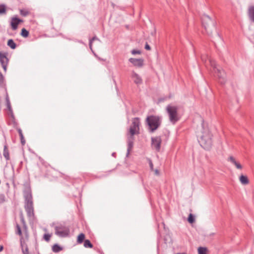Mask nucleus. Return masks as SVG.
I'll return each mask as SVG.
<instances>
[{
  "label": "nucleus",
  "mask_w": 254,
  "mask_h": 254,
  "mask_svg": "<svg viewBox=\"0 0 254 254\" xmlns=\"http://www.w3.org/2000/svg\"><path fill=\"white\" fill-rule=\"evenodd\" d=\"M24 198V208L29 219H35L33 198L31 189L29 187L25 188L23 191Z\"/></svg>",
  "instance_id": "1"
},
{
  "label": "nucleus",
  "mask_w": 254,
  "mask_h": 254,
  "mask_svg": "<svg viewBox=\"0 0 254 254\" xmlns=\"http://www.w3.org/2000/svg\"><path fill=\"white\" fill-rule=\"evenodd\" d=\"M55 234L59 237H70L74 236V234L78 231V228L71 229L70 227L62 223L53 224Z\"/></svg>",
  "instance_id": "2"
},
{
  "label": "nucleus",
  "mask_w": 254,
  "mask_h": 254,
  "mask_svg": "<svg viewBox=\"0 0 254 254\" xmlns=\"http://www.w3.org/2000/svg\"><path fill=\"white\" fill-rule=\"evenodd\" d=\"M202 126L203 128L201 131L202 134L200 135L199 139H198V142L201 147L205 149L208 150L212 145V135L209 128L204 127L203 123L202 124Z\"/></svg>",
  "instance_id": "3"
},
{
  "label": "nucleus",
  "mask_w": 254,
  "mask_h": 254,
  "mask_svg": "<svg viewBox=\"0 0 254 254\" xmlns=\"http://www.w3.org/2000/svg\"><path fill=\"white\" fill-rule=\"evenodd\" d=\"M146 122L148 126L149 132H153L161 126L162 119L158 116L150 115L146 118Z\"/></svg>",
  "instance_id": "4"
},
{
  "label": "nucleus",
  "mask_w": 254,
  "mask_h": 254,
  "mask_svg": "<svg viewBox=\"0 0 254 254\" xmlns=\"http://www.w3.org/2000/svg\"><path fill=\"white\" fill-rule=\"evenodd\" d=\"M202 24L208 35H211L215 29L216 21L206 14H203L201 17Z\"/></svg>",
  "instance_id": "5"
},
{
  "label": "nucleus",
  "mask_w": 254,
  "mask_h": 254,
  "mask_svg": "<svg viewBox=\"0 0 254 254\" xmlns=\"http://www.w3.org/2000/svg\"><path fill=\"white\" fill-rule=\"evenodd\" d=\"M166 111L169 116V120L173 124H175L179 120L177 107L168 105L166 107Z\"/></svg>",
  "instance_id": "6"
},
{
  "label": "nucleus",
  "mask_w": 254,
  "mask_h": 254,
  "mask_svg": "<svg viewBox=\"0 0 254 254\" xmlns=\"http://www.w3.org/2000/svg\"><path fill=\"white\" fill-rule=\"evenodd\" d=\"M209 62L214 67V71L219 78V82L221 84H224L226 81L225 72L223 69L217 68L214 62L209 60Z\"/></svg>",
  "instance_id": "7"
},
{
  "label": "nucleus",
  "mask_w": 254,
  "mask_h": 254,
  "mask_svg": "<svg viewBox=\"0 0 254 254\" xmlns=\"http://www.w3.org/2000/svg\"><path fill=\"white\" fill-rule=\"evenodd\" d=\"M140 125L139 118H134L132 120V125L129 128V133L131 136L136 133H139V126Z\"/></svg>",
  "instance_id": "8"
},
{
  "label": "nucleus",
  "mask_w": 254,
  "mask_h": 254,
  "mask_svg": "<svg viewBox=\"0 0 254 254\" xmlns=\"http://www.w3.org/2000/svg\"><path fill=\"white\" fill-rule=\"evenodd\" d=\"M161 142L162 139L160 136H156L155 137L151 138L152 147L158 152L160 150Z\"/></svg>",
  "instance_id": "9"
},
{
  "label": "nucleus",
  "mask_w": 254,
  "mask_h": 254,
  "mask_svg": "<svg viewBox=\"0 0 254 254\" xmlns=\"http://www.w3.org/2000/svg\"><path fill=\"white\" fill-rule=\"evenodd\" d=\"M7 53L0 52V63L5 71L6 70L7 65L9 62V60L7 57Z\"/></svg>",
  "instance_id": "10"
},
{
  "label": "nucleus",
  "mask_w": 254,
  "mask_h": 254,
  "mask_svg": "<svg viewBox=\"0 0 254 254\" xmlns=\"http://www.w3.org/2000/svg\"><path fill=\"white\" fill-rule=\"evenodd\" d=\"M23 22V20L17 17H12L11 19L10 22V26L11 28L13 30H15L18 28V25L21 22Z\"/></svg>",
  "instance_id": "11"
},
{
  "label": "nucleus",
  "mask_w": 254,
  "mask_h": 254,
  "mask_svg": "<svg viewBox=\"0 0 254 254\" xmlns=\"http://www.w3.org/2000/svg\"><path fill=\"white\" fill-rule=\"evenodd\" d=\"M129 62L132 64L138 67H141L144 64V60L142 59H135L131 58L129 59Z\"/></svg>",
  "instance_id": "12"
},
{
  "label": "nucleus",
  "mask_w": 254,
  "mask_h": 254,
  "mask_svg": "<svg viewBox=\"0 0 254 254\" xmlns=\"http://www.w3.org/2000/svg\"><path fill=\"white\" fill-rule=\"evenodd\" d=\"M131 78L133 80V82L137 85H140L142 83V79L141 77L134 71L132 72Z\"/></svg>",
  "instance_id": "13"
},
{
  "label": "nucleus",
  "mask_w": 254,
  "mask_h": 254,
  "mask_svg": "<svg viewBox=\"0 0 254 254\" xmlns=\"http://www.w3.org/2000/svg\"><path fill=\"white\" fill-rule=\"evenodd\" d=\"M84 241V246L85 248H92L93 245L88 239H77L78 244H81Z\"/></svg>",
  "instance_id": "14"
},
{
  "label": "nucleus",
  "mask_w": 254,
  "mask_h": 254,
  "mask_svg": "<svg viewBox=\"0 0 254 254\" xmlns=\"http://www.w3.org/2000/svg\"><path fill=\"white\" fill-rule=\"evenodd\" d=\"M248 14L250 20L254 23V5L249 7Z\"/></svg>",
  "instance_id": "15"
},
{
  "label": "nucleus",
  "mask_w": 254,
  "mask_h": 254,
  "mask_svg": "<svg viewBox=\"0 0 254 254\" xmlns=\"http://www.w3.org/2000/svg\"><path fill=\"white\" fill-rule=\"evenodd\" d=\"M228 161L234 164L237 169H241L242 168V166L240 164V163L237 162L233 156H230L228 159Z\"/></svg>",
  "instance_id": "16"
},
{
  "label": "nucleus",
  "mask_w": 254,
  "mask_h": 254,
  "mask_svg": "<svg viewBox=\"0 0 254 254\" xmlns=\"http://www.w3.org/2000/svg\"><path fill=\"white\" fill-rule=\"evenodd\" d=\"M0 87L3 88L5 91L6 92V83L4 81V77L1 72H0Z\"/></svg>",
  "instance_id": "17"
},
{
  "label": "nucleus",
  "mask_w": 254,
  "mask_h": 254,
  "mask_svg": "<svg viewBox=\"0 0 254 254\" xmlns=\"http://www.w3.org/2000/svg\"><path fill=\"white\" fill-rule=\"evenodd\" d=\"M133 142L132 141V139L128 138L127 141V156H128L130 153V150L133 147Z\"/></svg>",
  "instance_id": "18"
},
{
  "label": "nucleus",
  "mask_w": 254,
  "mask_h": 254,
  "mask_svg": "<svg viewBox=\"0 0 254 254\" xmlns=\"http://www.w3.org/2000/svg\"><path fill=\"white\" fill-rule=\"evenodd\" d=\"M3 155L6 160H9V151L6 144L4 146Z\"/></svg>",
  "instance_id": "19"
},
{
  "label": "nucleus",
  "mask_w": 254,
  "mask_h": 254,
  "mask_svg": "<svg viewBox=\"0 0 254 254\" xmlns=\"http://www.w3.org/2000/svg\"><path fill=\"white\" fill-rule=\"evenodd\" d=\"M52 251L54 253H58L63 250V247L57 244H54L52 247Z\"/></svg>",
  "instance_id": "20"
},
{
  "label": "nucleus",
  "mask_w": 254,
  "mask_h": 254,
  "mask_svg": "<svg viewBox=\"0 0 254 254\" xmlns=\"http://www.w3.org/2000/svg\"><path fill=\"white\" fill-rule=\"evenodd\" d=\"M240 181L243 185H247L249 183V180L246 176L242 175L240 177Z\"/></svg>",
  "instance_id": "21"
},
{
  "label": "nucleus",
  "mask_w": 254,
  "mask_h": 254,
  "mask_svg": "<svg viewBox=\"0 0 254 254\" xmlns=\"http://www.w3.org/2000/svg\"><path fill=\"white\" fill-rule=\"evenodd\" d=\"M7 44L11 49L14 50L16 48V44L12 39H9Z\"/></svg>",
  "instance_id": "22"
},
{
  "label": "nucleus",
  "mask_w": 254,
  "mask_h": 254,
  "mask_svg": "<svg viewBox=\"0 0 254 254\" xmlns=\"http://www.w3.org/2000/svg\"><path fill=\"white\" fill-rule=\"evenodd\" d=\"M207 249L206 247H200L198 248V254H206Z\"/></svg>",
  "instance_id": "23"
},
{
  "label": "nucleus",
  "mask_w": 254,
  "mask_h": 254,
  "mask_svg": "<svg viewBox=\"0 0 254 254\" xmlns=\"http://www.w3.org/2000/svg\"><path fill=\"white\" fill-rule=\"evenodd\" d=\"M6 12V6L4 4H0V15L5 14Z\"/></svg>",
  "instance_id": "24"
},
{
  "label": "nucleus",
  "mask_w": 254,
  "mask_h": 254,
  "mask_svg": "<svg viewBox=\"0 0 254 254\" xmlns=\"http://www.w3.org/2000/svg\"><path fill=\"white\" fill-rule=\"evenodd\" d=\"M188 221L190 224H192V223H194V221H195V217H194V216L192 214L190 213L189 215V216H188Z\"/></svg>",
  "instance_id": "25"
},
{
  "label": "nucleus",
  "mask_w": 254,
  "mask_h": 254,
  "mask_svg": "<svg viewBox=\"0 0 254 254\" xmlns=\"http://www.w3.org/2000/svg\"><path fill=\"white\" fill-rule=\"evenodd\" d=\"M21 35L24 38H26L29 35V31L25 28H23L21 30Z\"/></svg>",
  "instance_id": "26"
},
{
  "label": "nucleus",
  "mask_w": 254,
  "mask_h": 254,
  "mask_svg": "<svg viewBox=\"0 0 254 254\" xmlns=\"http://www.w3.org/2000/svg\"><path fill=\"white\" fill-rule=\"evenodd\" d=\"M20 13L21 15L23 16H26L29 13V11L26 9H20Z\"/></svg>",
  "instance_id": "27"
},
{
  "label": "nucleus",
  "mask_w": 254,
  "mask_h": 254,
  "mask_svg": "<svg viewBox=\"0 0 254 254\" xmlns=\"http://www.w3.org/2000/svg\"><path fill=\"white\" fill-rule=\"evenodd\" d=\"M15 232L17 234L19 235V236L21 235V230L20 226L18 224L16 225Z\"/></svg>",
  "instance_id": "28"
},
{
  "label": "nucleus",
  "mask_w": 254,
  "mask_h": 254,
  "mask_svg": "<svg viewBox=\"0 0 254 254\" xmlns=\"http://www.w3.org/2000/svg\"><path fill=\"white\" fill-rule=\"evenodd\" d=\"M98 38L96 36H94L93 37L92 39H91L90 40H89V47H90V48L91 49V47H92V42L93 41H94V40H98Z\"/></svg>",
  "instance_id": "29"
},
{
  "label": "nucleus",
  "mask_w": 254,
  "mask_h": 254,
  "mask_svg": "<svg viewBox=\"0 0 254 254\" xmlns=\"http://www.w3.org/2000/svg\"><path fill=\"white\" fill-rule=\"evenodd\" d=\"M5 196L3 194H0V203H2L5 201Z\"/></svg>",
  "instance_id": "30"
},
{
  "label": "nucleus",
  "mask_w": 254,
  "mask_h": 254,
  "mask_svg": "<svg viewBox=\"0 0 254 254\" xmlns=\"http://www.w3.org/2000/svg\"><path fill=\"white\" fill-rule=\"evenodd\" d=\"M6 105H7L8 110L9 111V112H10L11 113V117H13V115L12 111V108H11V107L10 105V103L9 102V103H6Z\"/></svg>",
  "instance_id": "31"
},
{
  "label": "nucleus",
  "mask_w": 254,
  "mask_h": 254,
  "mask_svg": "<svg viewBox=\"0 0 254 254\" xmlns=\"http://www.w3.org/2000/svg\"><path fill=\"white\" fill-rule=\"evenodd\" d=\"M131 53L132 55L140 54L141 51L140 50H137L133 49L131 51Z\"/></svg>",
  "instance_id": "32"
},
{
  "label": "nucleus",
  "mask_w": 254,
  "mask_h": 254,
  "mask_svg": "<svg viewBox=\"0 0 254 254\" xmlns=\"http://www.w3.org/2000/svg\"><path fill=\"white\" fill-rule=\"evenodd\" d=\"M148 162H149V167H150V170L151 171H153L154 170H153V164L152 161L151 160V159H149Z\"/></svg>",
  "instance_id": "33"
},
{
  "label": "nucleus",
  "mask_w": 254,
  "mask_h": 254,
  "mask_svg": "<svg viewBox=\"0 0 254 254\" xmlns=\"http://www.w3.org/2000/svg\"><path fill=\"white\" fill-rule=\"evenodd\" d=\"M20 141H21V144L22 145H24L26 141L24 138V136H20Z\"/></svg>",
  "instance_id": "34"
},
{
  "label": "nucleus",
  "mask_w": 254,
  "mask_h": 254,
  "mask_svg": "<svg viewBox=\"0 0 254 254\" xmlns=\"http://www.w3.org/2000/svg\"><path fill=\"white\" fill-rule=\"evenodd\" d=\"M52 234H49V233L45 234L43 236V238H50L52 237Z\"/></svg>",
  "instance_id": "35"
},
{
  "label": "nucleus",
  "mask_w": 254,
  "mask_h": 254,
  "mask_svg": "<svg viewBox=\"0 0 254 254\" xmlns=\"http://www.w3.org/2000/svg\"><path fill=\"white\" fill-rule=\"evenodd\" d=\"M76 238H85V235L81 233L76 236Z\"/></svg>",
  "instance_id": "36"
},
{
  "label": "nucleus",
  "mask_w": 254,
  "mask_h": 254,
  "mask_svg": "<svg viewBox=\"0 0 254 254\" xmlns=\"http://www.w3.org/2000/svg\"><path fill=\"white\" fill-rule=\"evenodd\" d=\"M20 220H21V221L22 224L23 225L24 227H26L25 222L24 220V218L22 215H21L20 216Z\"/></svg>",
  "instance_id": "37"
},
{
  "label": "nucleus",
  "mask_w": 254,
  "mask_h": 254,
  "mask_svg": "<svg viewBox=\"0 0 254 254\" xmlns=\"http://www.w3.org/2000/svg\"><path fill=\"white\" fill-rule=\"evenodd\" d=\"M17 131H18V132L19 133V136H23V134L22 133V130L21 129V128H18L17 129Z\"/></svg>",
  "instance_id": "38"
},
{
  "label": "nucleus",
  "mask_w": 254,
  "mask_h": 254,
  "mask_svg": "<svg viewBox=\"0 0 254 254\" xmlns=\"http://www.w3.org/2000/svg\"><path fill=\"white\" fill-rule=\"evenodd\" d=\"M6 92V97H5V99H6V103H9L10 102V101H9V97H8V93H7V92L5 91Z\"/></svg>",
  "instance_id": "39"
},
{
  "label": "nucleus",
  "mask_w": 254,
  "mask_h": 254,
  "mask_svg": "<svg viewBox=\"0 0 254 254\" xmlns=\"http://www.w3.org/2000/svg\"><path fill=\"white\" fill-rule=\"evenodd\" d=\"M145 49L147 50H150L151 49L150 46L147 43L145 45Z\"/></svg>",
  "instance_id": "40"
},
{
  "label": "nucleus",
  "mask_w": 254,
  "mask_h": 254,
  "mask_svg": "<svg viewBox=\"0 0 254 254\" xmlns=\"http://www.w3.org/2000/svg\"><path fill=\"white\" fill-rule=\"evenodd\" d=\"M155 174L157 176H159L160 175L159 171L158 169H156L154 170Z\"/></svg>",
  "instance_id": "41"
},
{
  "label": "nucleus",
  "mask_w": 254,
  "mask_h": 254,
  "mask_svg": "<svg viewBox=\"0 0 254 254\" xmlns=\"http://www.w3.org/2000/svg\"><path fill=\"white\" fill-rule=\"evenodd\" d=\"M22 251H23V253L24 254H27V253H28V248L27 247L26 248L25 251H24L23 249H22Z\"/></svg>",
  "instance_id": "42"
},
{
  "label": "nucleus",
  "mask_w": 254,
  "mask_h": 254,
  "mask_svg": "<svg viewBox=\"0 0 254 254\" xmlns=\"http://www.w3.org/2000/svg\"><path fill=\"white\" fill-rule=\"evenodd\" d=\"M3 249V247L2 245H0V252H1Z\"/></svg>",
  "instance_id": "43"
},
{
  "label": "nucleus",
  "mask_w": 254,
  "mask_h": 254,
  "mask_svg": "<svg viewBox=\"0 0 254 254\" xmlns=\"http://www.w3.org/2000/svg\"><path fill=\"white\" fill-rule=\"evenodd\" d=\"M45 240H46L47 242H49L50 240V239H44Z\"/></svg>",
  "instance_id": "44"
},
{
  "label": "nucleus",
  "mask_w": 254,
  "mask_h": 254,
  "mask_svg": "<svg viewBox=\"0 0 254 254\" xmlns=\"http://www.w3.org/2000/svg\"><path fill=\"white\" fill-rule=\"evenodd\" d=\"M175 254H186V253H177Z\"/></svg>",
  "instance_id": "45"
},
{
  "label": "nucleus",
  "mask_w": 254,
  "mask_h": 254,
  "mask_svg": "<svg viewBox=\"0 0 254 254\" xmlns=\"http://www.w3.org/2000/svg\"><path fill=\"white\" fill-rule=\"evenodd\" d=\"M115 153H112V155H113V156H115Z\"/></svg>",
  "instance_id": "46"
},
{
  "label": "nucleus",
  "mask_w": 254,
  "mask_h": 254,
  "mask_svg": "<svg viewBox=\"0 0 254 254\" xmlns=\"http://www.w3.org/2000/svg\"><path fill=\"white\" fill-rule=\"evenodd\" d=\"M22 241L21 240V246H22Z\"/></svg>",
  "instance_id": "47"
}]
</instances>
